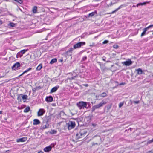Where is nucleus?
Returning <instances> with one entry per match:
<instances>
[{
  "label": "nucleus",
  "instance_id": "22",
  "mask_svg": "<svg viewBox=\"0 0 153 153\" xmlns=\"http://www.w3.org/2000/svg\"><path fill=\"white\" fill-rule=\"evenodd\" d=\"M111 105H108L107 106H106L105 107V110H106V111L108 112L109 110L111 108Z\"/></svg>",
  "mask_w": 153,
  "mask_h": 153
},
{
  "label": "nucleus",
  "instance_id": "20",
  "mask_svg": "<svg viewBox=\"0 0 153 153\" xmlns=\"http://www.w3.org/2000/svg\"><path fill=\"white\" fill-rule=\"evenodd\" d=\"M22 94H20L18 95L17 100L19 102H22Z\"/></svg>",
  "mask_w": 153,
  "mask_h": 153
},
{
  "label": "nucleus",
  "instance_id": "24",
  "mask_svg": "<svg viewBox=\"0 0 153 153\" xmlns=\"http://www.w3.org/2000/svg\"><path fill=\"white\" fill-rule=\"evenodd\" d=\"M137 74H144L142 70L140 68H139L137 70Z\"/></svg>",
  "mask_w": 153,
  "mask_h": 153
},
{
  "label": "nucleus",
  "instance_id": "25",
  "mask_svg": "<svg viewBox=\"0 0 153 153\" xmlns=\"http://www.w3.org/2000/svg\"><path fill=\"white\" fill-rule=\"evenodd\" d=\"M22 99L23 100H27V99L28 96L27 95L22 94Z\"/></svg>",
  "mask_w": 153,
  "mask_h": 153
},
{
  "label": "nucleus",
  "instance_id": "10",
  "mask_svg": "<svg viewBox=\"0 0 153 153\" xmlns=\"http://www.w3.org/2000/svg\"><path fill=\"white\" fill-rule=\"evenodd\" d=\"M133 63V62L131 61L130 59H128V61L123 62H122V64L126 66H129L131 65Z\"/></svg>",
  "mask_w": 153,
  "mask_h": 153
},
{
  "label": "nucleus",
  "instance_id": "28",
  "mask_svg": "<svg viewBox=\"0 0 153 153\" xmlns=\"http://www.w3.org/2000/svg\"><path fill=\"white\" fill-rule=\"evenodd\" d=\"M37 7L36 6H34L32 10V11L33 13H35L37 12Z\"/></svg>",
  "mask_w": 153,
  "mask_h": 153
},
{
  "label": "nucleus",
  "instance_id": "42",
  "mask_svg": "<svg viewBox=\"0 0 153 153\" xmlns=\"http://www.w3.org/2000/svg\"><path fill=\"white\" fill-rule=\"evenodd\" d=\"M146 153H153V150L148 152Z\"/></svg>",
  "mask_w": 153,
  "mask_h": 153
},
{
  "label": "nucleus",
  "instance_id": "21",
  "mask_svg": "<svg viewBox=\"0 0 153 153\" xmlns=\"http://www.w3.org/2000/svg\"><path fill=\"white\" fill-rule=\"evenodd\" d=\"M148 30L146 28H144L143 29V32L142 33L141 35V36L142 37L143 36H144L146 34V32Z\"/></svg>",
  "mask_w": 153,
  "mask_h": 153
},
{
  "label": "nucleus",
  "instance_id": "60",
  "mask_svg": "<svg viewBox=\"0 0 153 153\" xmlns=\"http://www.w3.org/2000/svg\"><path fill=\"white\" fill-rule=\"evenodd\" d=\"M93 46V45H90V46Z\"/></svg>",
  "mask_w": 153,
  "mask_h": 153
},
{
  "label": "nucleus",
  "instance_id": "4",
  "mask_svg": "<svg viewBox=\"0 0 153 153\" xmlns=\"http://www.w3.org/2000/svg\"><path fill=\"white\" fill-rule=\"evenodd\" d=\"M68 124V128L69 130H71L74 128L75 126V122L74 121H70Z\"/></svg>",
  "mask_w": 153,
  "mask_h": 153
},
{
  "label": "nucleus",
  "instance_id": "49",
  "mask_svg": "<svg viewBox=\"0 0 153 153\" xmlns=\"http://www.w3.org/2000/svg\"><path fill=\"white\" fill-rule=\"evenodd\" d=\"M75 77V76H74L73 77H72V79H74V77Z\"/></svg>",
  "mask_w": 153,
  "mask_h": 153
},
{
  "label": "nucleus",
  "instance_id": "11",
  "mask_svg": "<svg viewBox=\"0 0 153 153\" xmlns=\"http://www.w3.org/2000/svg\"><path fill=\"white\" fill-rule=\"evenodd\" d=\"M45 111L43 109H40L37 113L38 116H42L45 113Z\"/></svg>",
  "mask_w": 153,
  "mask_h": 153
},
{
  "label": "nucleus",
  "instance_id": "38",
  "mask_svg": "<svg viewBox=\"0 0 153 153\" xmlns=\"http://www.w3.org/2000/svg\"><path fill=\"white\" fill-rule=\"evenodd\" d=\"M118 47V46L117 45H114L113 46V48L115 49H117Z\"/></svg>",
  "mask_w": 153,
  "mask_h": 153
},
{
  "label": "nucleus",
  "instance_id": "7",
  "mask_svg": "<svg viewBox=\"0 0 153 153\" xmlns=\"http://www.w3.org/2000/svg\"><path fill=\"white\" fill-rule=\"evenodd\" d=\"M96 139L98 140V142L95 143H93L92 144V146H94L95 145H99L102 143L101 138L100 136H97L96 137Z\"/></svg>",
  "mask_w": 153,
  "mask_h": 153
},
{
  "label": "nucleus",
  "instance_id": "52",
  "mask_svg": "<svg viewBox=\"0 0 153 153\" xmlns=\"http://www.w3.org/2000/svg\"><path fill=\"white\" fill-rule=\"evenodd\" d=\"M63 61V60H62V59L60 60V62H62Z\"/></svg>",
  "mask_w": 153,
  "mask_h": 153
},
{
  "label": "nucleus",
  "instance_id": "35",
  "mask_svg": "<svg viewBox=\"0 0 153 153\" xmlns=\"http://www.w3.org/2000/svg\"><path fill=\"white\" fill-rule=\"evenodd\" d=\"M28 71H27V70H26L22 74H21L19 76H22V75H23L25 73H26L27 72H28Z\"/></svg>",
  "mask_w": 153,
  "mask_h": 153
},
{
  "label": "nucleus",
  "instance_id": "40",
  "mask_svg": "<svg viewBox=\"0 0 153 153\" xmlns=\"http://www.w3.org/2000/svg\"><path fill=\"white\" fill-rule=\"evenodd\" d=\"M133 102L135 104H138L140 102L139 101H134Z\"/></svg>",
  "mask_w": 153,
  "mask_h": 153
},
{
  "label": "nucleus",
  "instance_id": "30",
  "mask_svg": "<svg viewBox=\"0 0 153 153\" xmlns=\"http://www.w3.org/2000/svg\"><path fill=\"white\" fill-rule=\"evenodd\" d=\"M30 110V108L29 107H26L24 110V112L25 113L28 112Z\"/></svg>",
  "mask_w": 153,
  "mask_h": 153
},
{
  "label": "nucleus",
  "instance_id": "48",
  "mask_svg": "<svg viewBox=\"0 0 153 153\" xmlns=\"http://www.w3.org/2000/svg\"><path fill=\"white\" fill-rule=\"evenodd\" d=\"M70 113H71V114H72V116L74 115L75 114H73V113H72V112H70Z\"/></svg>",
  "mask_w": 153,
  "mask_h": 153
},
{
  "label": "nucleus",
  "instance_id": "59",
  "mask_svg": "<svg viewBox=\"0 0 153 153\" xmlns=\"http://www.w3.org/2000/svg\"><path fill=\"white\" fill-rule=\"evenodd\" d=\"M152 25V27H153V24Z\"/></svg>",
  "mask_w": 153,
  "mask_h": 153
},
{
  "label": "nucleus",
  "instance_id": "29",
  "mask_svg": "<svg viewBox=\"0 0 153 153\" xmlns=\"http://www.w3.org/2000/svg\"><path fill=\"white\" fill-rule=\"evenodd\" d=\"M95 13H96V12H92L90 13H89L88 16V17H92L94 15Z\"/></svg>",
  "mask_w": 153,
  "mask_h": 153
},
{
  "label": "nucleus",
  "instance_id": "43",
  "mask_svg": "<svg viewBox=\"0 0 153 153\" xmlns=\"http://www.w3.org/2000/svg\"><path fill=\"white\" fill-rule=\"evenodd\" d=\"M153 142V138L151 140L149 141L148 142V143H151Z\"/></svg>",
  "mask_w": 153,
  "mask_h": 153
},
{
  "label": "nucleus",
  "instance_id": "23",
  "mask_svg": "<svg viewBox=\"0 0 153 153\" xmlns=\"http://www.w3.org/2000/svg\"><path fill=\"white\" fill-rule=\"evenodd\" d=\"M149 3V2H144L143 3H139L136 6L137 7H138L139 6L145 5H146V4Z\"/></svg>",
  "mask_w": 153,
  "mask_h": 153
},
{
  "label": "nucleus",
  "instance_id": "13",
  "mask_svg": "<svg viewBox=\"0 0 153 153\" xmlns=\"http://www.w3.org/2000/svg\"><path fill=\"white\" fill-rule=\"evenodd\" d=\"M51 145L45 147L44 149V151L46 152H48L51 151L52 148Z\"/></svg>",
  "mask_w": 153,
  "mask_h": 153
},
{
  "label": "nucleus",
  "instance_id": "56",
  "mask_svg": "<svg viewBox=\"0 0 153 153\" xmlns=\"http://www.w3.org/2000/svg\"><path fill=\"white\" fill-rule=\"evenodd\" d=\"M109 62V61H107V62Z\"/></svg>",
  "mask_w": 153,
  "mask_h": 153
},
{
  "label": "nucleus",
  "instance_id": "46",
  "mask_svg": "<svg viewBox=\"0 0 153 153\" xmlns=\"http://www.w3.org/2000/svg\"><path fill=\"white\" fill-rule=\"evenodd\" d=\"M31 69H32V68H30L28 69L27 70L28 71H29L31 70Z\"/></svg>",
  "mask_w": 153,
  "mask_h": 153
},
{
  "label": "nucleus",
  "instance_id": "5",
  "mask_svg": "<svg viewBox=\"0 0 153 153\" xmlns=\"http://www.w3.org/2000/svg\"><path fill=\"white\" fill-rule=\"evenodd\" d=\"M85 42H80L77 43L73 46L74 49H76L77 48H79L82 46L85 45Z\"/></svg>",
  "mask_w": 153,
  "mask_h": 153
},
{
  "label": "nucleus",
  "instance_id": "31",
  "mask_svg": "<svg viewBox=\"0 0 153 153\" xmlns=\"http://www.w3.org/2000/svg\"><path fill=\"white\" fill-rule=\"evenodd\" d=\"M100 96L104 97L107 96V94L105 92H103L100 95Z\"/></svg>",
  "mask_w": 153,
  "mask_h": 153
},
{
  "label": "nucleus",
  "instance_id": "12",
  "mask_svg": "<svg viewBox=\"0 0 153 153\" xmlns=\"http://www.w3.org/2000/svg\"><path fill=\"white\" fill-rule=\"evenodd\" d=\"M28 50V49H24L23 50H22L21 51L19 52L17 54V57H18L17 56H19L20 57H21L22 56V55L24 54L25 52L27 51Z\"/></svg>",
  "mask_w": 153,
  "mask_h": 153
},
{
  "label": "nucleus",
  "instance_id": "27",
  "mask_svg": "<svg viewBox=\"0 0 153 153\" xmlns=\"http://www.w3.org/2000/svg\"><path fill=\"white\" fill-rule=\"evenodd\" d=\"M57 60L56 58L52 59L50 61V63L51 64H53L55 62H57Z\"/></svg>",
  "mask_w": 153,
  "mask_h": 153
},
{
  "label": "nucleus",
  "instance_id": "47",
  "mask_svg": "<svg viewBox=\"0 0 153 153\" xmlns=\"http://www.w3.org/2000/svg\"><path fill=\"white\" fill-rule=\"evenodd\" d=\"M38 153H44L42 151H40Z\"/></svg>",
  "mask_w": 153,
  "mask_h": 153
},
{
  "label": "nucleus",
  "instance_id": "51",
  "mask_svg": "<svg viewBox=\"0 0 153 153\" xmlns=\"http://www.w3.org/2000/svg\"><path fill=\"white\" fill-rule=\"evenodd\" d=\"M4 77V76H0V78H2V77Z\"/></svg>",
  "mask_w": 153,
  "mask_h": 153
},
{
  "label": "nucleus",
  "instance_id": "18",
  "mask_svg": "<svg viewBox=\"0 0 153 153\" xmlns=\"http://www.w3.org/2000/svg\"><path fill=\"white\" fill-rule=\"evenodd\" d=\"M124 6V5H121L119 7L116 9L114 11H113L112 12H111V13H110V14H113L114 13H115V12L118 11V10L120 9V8H122V7H123V6Z\"/></svg>",
  "mask_w": 153,
  "mask_h": 153
},
{
  "label": "nucleus",
  "instance_id": "37",
  "mask_svg": "<svg viewBox=\"0 0 153 153\" xmlns=\"http://www.w3.org/2000/svg\"><path fill=\"white\" fill-rule=\"evenodd\" d=\"M87 59V57L86 56H84L83 57L82 59V61H84L85 60Z\"/></svg>",
  "mask_w": 153,
  "mask_h": 153
},
{
  "label": "nucleus",
  "instance_id": "2",
  "mask_svg": "<svg viewBox=\"0 0 153 153\" xmlns=\"http://www.w3.org/2000/svg\"><path fill=\"white\" fill-rule=\"evenodd\" d=\"M107 102L105 100H103L99 104L94 105L92 108V111L94 112V110L97 109L99 108L100 107L106 104Z\"/></svg>",
  "mask_w": 153,
  "mask_h": 153
},
{
  "label": "nucleus",
  "instance_id": "19",
  "mask_svg": "<svg viewBox=\"0 0 153 153\" xmlns=\"http://www.w3.org/2000/svg\"><path fill=\"white\" fill-rule=\"evenodd\" d=\"M40 122L39 120L37 119H35L33 120V124L34 125H36L40 124Z\"/></svg>",
  "mask_w": 153,
  "mask_h": 153
},
{
  "label": "nucleus",
  "instance_id": "39",
  "mask_svg": "<svg viewBox=\"0 0 153 153\" xmlns=\"http://www.w3.org/2000/svg\"><path fill=\"white\" fill-rule=\"evenodd\" d=\"M108 41L107 40H105L103 42V44H105L108 43Z\"/></svg>",
  "mask_w": 153,
  "mask_h": 153
},
{
  "label": "nucleus",
  "instance_id": "34",
  "mask_svg": "<svg viewBox=\"0 0 153 153\" xmlns=\"http://www.w3.org/2000/svg\"><path fill=\"white\" fill-rule=\"evenodd\" d=\"M124 104L123 102H122L120 103L119 105V107L120 108Z\"/></svg>",
  "mask_w": 153,
  "mask_h": 153
},
{
  "label": "nucleus",
  "instance_id": "33",
  "mask_svg": "<svg viewBox=\"0 0 153 153\" xmlns=\"http://www.w3.org/2000/svg\"><path fill=\"white\" fill-rule=\"evenodd\" d=\"M9 25L12 27H13L15 26V24L13 23H10Z\"/></svg>",
  "mask_w": 153,
  "mask_h": 153
},
{
  "label": "nucleus",
  "instance_id": "14",
  "mask_svg": "<svg viewBox=\"0 0 153 153\" xmlns=\"http://www.w3.org/2000/svg\"><path fill=\"white\" fill-rule=\"evenodd\" d=\"M27 140V138L26 137H24L22 138H19L17 140L16 142H25Z\"/></svg>",
  "mask_w": 153,
  "mask_h": 153
},
{
  "label": "nucleus",
  "instance_id": "55",
  "mask_svg": "<svg viewBox=\"0 0 153 153\" xmlns=\"http://www.w3.org/2000/svg\"><path fill=\"white\" fill-rule=\"evenodd\" d=\"M133 7H135V5H133Z\"/></svg>",
  "mask_w": 153,
  "mask_h": 153
},
{
  "label": "nucleus",
  "instance_id": "1",
  "mask_svg": "<svg viewBox=\"0 0 153 153\" xmlns=\"http://www.w3.org/2000/svg\"><path fill=\"white\" fill-rule=\"evenodd\" d=\"M87 133V131L85 129L81 130L76 135V140H79L80 138L85 137Z\"/></svg>",
  "mask_w": 153,
  "mask_h": 153
},
{
  "label": "nucleus",
  "instance_id": "50",
  "mask_svg": "<svg viewBox=\"0 0 153 153\" xmlns=\"http://www.w3.org/2000/svg\"><path fill=\"white\" fill-rule=\"evenodd\" d=\"M75 77V76H74L73 77H72V79H74V77Z\"/></svg>",
  "mask_w": 153,
  "mask_h": 153
},
{
  "label": "nucleus",
  "instance_id": "15",
  "mask_svg": "<svg viewBox=\"0 0 153 153\" xmlns=\"http://www.w3.org/2000/svg\"><path fill=\"white\" fill-rule=\"evenodd\" d=\"M49 127V124L47 123H45L43 121V124L42 126V128L43 129H45L48 128Z\"/></svg>",
  "mask_w": 153,
  "mask_h": 153
},
{
  "label": "nucleus",
  "instance_id": "36",
  "mask_svg": "<svg viewBox=\"0 0 153 153\" xmlns=\"http://www.w3.org/2000/svg\"><path fill=\"white\" fill-rule=\"evenodd\" d=\"M152 27H152V25H151L146 28L148 30L149 29L151 28H152Z\"/></svg>",
  "mask_w": 153,
  "mask_h": 153
},
{
  "label": "nucleus",
  "instance_id": "58",
  "mask_svg": "<svg viewBox=\"0 0 153 153\" xmlns=\"http://www.w3.org/2000/svg\"><path fill=\"white\" fill-rule=\"evenodd\" d=\"M100 0H97V1H100Z\"/></svg>",
  "mask_w": 153,
  "mask_h": 153
},
{
  "label": "nucleus",
  "instance_id": "17",
  "mask_svg": "<svg viewBox=\"0 0 153 153\" xmlns=\"http://www.w3.org/2000/svg\"><path fill=\"white\" fill-rule=\"evenodd\" d=\"M59 86H56L53 87L51 91V93H53L56 91L58 89Z\"/></svg>",
  "mask_w": 153,
  "mask_h": 153
},
{
  "label": "nucleus",
  "instance_id": "8",
  "mask_svg": "<svg viewBox=\"0 0 153 153\" xmlns=\"http://www.w3.org/2000/svg\"><path fill=\"white\" fill-rule=\"evenodd\" d=\"M51 119V115H49L47 116L46 115L45 117L44 118V119L43 120V121L45 123H48L49 122Z\"/></svg>",
  "mask_w": 153,
  "mask_h": 153
},
{
  "label": "nucleus",
  "instance_id": "32",
  "mask_svg": "<svg viewBox=\"0 0 153 153\" xmlns=\"http://www.w3.org/2000/svg\"><path fill=\"white\" fill-rule=\"evenodd\" d=\"M57 131L55 130H51L50 132V133L51 134H56L57 133Z\"/></svg>",
  "mask_w": 153,
  "mask_h": 153
},
{
  "label": "nucleus",
  "instance_id": "54",
  "mask_svg": "<svg viewBox=\"0 0 153 153\" xmlns=\"http://www.w3.org/2000/svg\"><path fill=\"white\" fill-rule=\"evenodd\" d=\"M1 111H0V114H1Z\"/></svg>",
  "mask_w": 153,
  "mask_h": 153
},
{
  "label": "nucleus",
  "instance_id": "57",
  "mask_svg": "<svg viewBox=\"0 0 153 153\" xmlns=\"http://www.w3.org/2000/svg\"><path fill=\"white\" fill-rule=\"evenodd\" d=\"M1 10H0V13H1Z\"/></svg>",
  "mask_w": 153,
  "mask_h": 153
},
{
  "label": "nucleus",
  "instance_id": "3",
  "mask_svg": "<svg viewBox=\"0 0 153 153\" xmlns=\"http://www.w3.org/2000/svg\"><path fill=\"white\" fill-rule=\"evenodd\" d=\"M88 103L83 101H80L76 104L77 106L80 109L87 108Z\"/></svg>",
  "mask_w": 153,
  "mask_h": 153
},
{
  "label": "nucleus",
  "instance_id": "45",
  "mask_svg": "<svg viewBox=\"0 0 153 153\" xmlns=\"http://www.w3.org/2000/svg\"><path fill=\"white\" fill-rule=\"evenodd\" d=\"M105 58H106V57L105 56H103V57H102V60L104 61H105Z\"/></svg>",
  "mask_w": 153,
  "mask_h": 153
},
{
  "label": "nucleus",
  "instance_id": "41",
  "mask_svg": "<svg viewBox=\"0 0 153 153\" xmlns=\"http://www.w3.org/2000/svg\"><path fill=\"white\" fill-rule=\"evenodd\" d=\"M126 84V83L125 82H124V83H120V84H119V85H124Z\"/></svg>",
  "mask_w": 153,
  "mask_h": 153
},
{
  "label": "nucleus",
  "instance_id": "61",
  "mask_svg": "<svg viewBox=\"0 0 153 153\" xmlns=\"http://www.w3.org/2000/svg\"><path fill=\"white\" fill-rule=\"evenodd\" d=\"M152 34L153 35V33H152Z\"/></svg>",
  "mask_w": 153,
  "mask_h": 153
},
{
  "label": "nucleus",
  "instance_id": "26",
  "mask_svg": "<svg viewBox=\"0 0 153 153\" xmlns=\"http://www.w3.org/2000/svg\"><path fill=\"white\" fill-rule=\"evenodd\" d=\"M42 64H40L36 68V70L37 71H40L42 68Z\"/></svg>",
  "mask_w": 153,
  "mask_h": 153
},
{
  "label": "nucleus",
  "instance_id": "9",
  "mask_svg": "<svg viewBox=\"0 0 153 153\" xmlns=\"http://www.w3.org/2000/svg\"><path fill=\"white\" fill-rule=\"evenodd\" d=\"M73 50V48H71L70 49L68 50L67 51L65 52L64 53V54L65 56L67 57L68 56H71V53H72V51Z\"/></svg>",
  "mask_w": 153,
  "mask_h": 153
},
{
  "label": "nucleus",
  "instance_id": "16",
  "mask_svg": "<svg viewBox=\"0 0 153 153\" xmlns=\"http://www.w3.org/2000/svg\"><path fill=\"white\" fill-rule=\"evenodd\" d=\"M53 98L51 96L47 97L46 98V101L48 102H51L53 100Z\"/></svg>",
  "mask_w": 153,
  "mask_h": 153
},
{
  "label": "nucleus",
  "instance_id": "53",
  "mask_svg": "<svg viewBox=\"0 0 153 153\" xmlns=\"http://www.w3.org/2000/svg\"><path fill=\"white\" fill-rule=\"evenodd\" d=\"M129 129H130L131 131V130H132V128H129Z\"/></svg>",
  "mask_w": 153,
  "mask_h": 153
},
{
  "label": "nucleus",
  "instance_id": "44",
  "mask_svg": "<svg viewBox=\"0 0 153 153\" xmlns=\"http://www.w3.org/2000/svg\"><path fill=\"white\" fill-rule=\"evenodd\" d=\"M97 136H95L94 137L95 138V141L96 142H98V140L97 139H96V137H97Z\"/></svg>",
  "mask_w": 153,
  "mask_h": 153
},
{
  "label": "nucleus",
  "instance_id": "6",
  "mask_svg": "<svg viewBox=\"0 0 153 153\" xmlns=\"http://www.w3.org/2000/svg\"><path fill=\"white\" fill-rule=\"evenodd\" d=\"M20 64L19 62H17L15 63L12 67V68L13 70H16L20 68Z\"/></svg>",
  "mask_w": 153,
  "mask_h": 153
}]
</instances>
